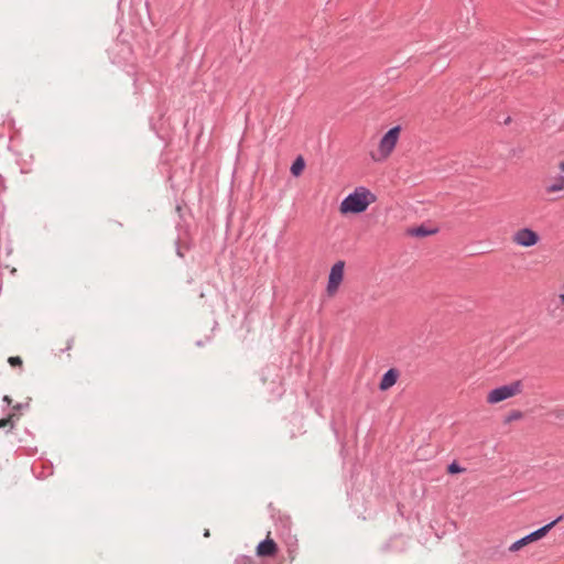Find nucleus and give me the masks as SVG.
Listing matches in <instances>:
<instances>
[{"instance_id": "obj_24", "label": "nucleus", "mask_w": 564, "mask_h": 564, "mask_svg": "<svg viewBox=\"0 0 564 564\" xmlns=\"http://www.w3.org/2000/svg\"><path fill=\"white\" fill-rule=\"evenodd\" d=\"M561 302L564 304V293L561 295Z\"/></svg>"}, {"instance_id": "obj_17", "label": "nucleus", "mask_w": 564, "mask_h": 564, "mask_svg": "<svg viewBox=\"0 0 564 564\" xmlns=\"http://www.w3.org/2000/svg\"><path fill=\"white\" fill-rule=\"evenodd\" d=\"M251 562V558L249 556H238L235 560V564H249Z\"/></svg>"}, {"instance_id": "obj_15", "label": "nucleus", "mask_w": 564, "mask_h": 564, "mask_svg": "<svg viewBox=\"0 0 564 564\" xmlns=\"http://www.w3.org/2000/svg\"><path fill=\"white\" fill-rule=\"evenodd\" d=\"M8 362H9L12 367L21 366V365H22V359H21L19 356H13V357H10V358L8 359Z\"/></svg>"}, {"instance_id": "obj_16", "label": "nucleus", "mask_w": 564, "mask_h": 564, "mask_svg": "<svg viewBox=\"0 0 564 564\" xmlns=\"http://www.w3.org/2000/svg\"><path fill=\"white\" fill-rule=\"evenodd\" d=\"M522 543L520 540H517L516 542H513L510 546H509V551L510 552H517L519 551L520 549H522Z\"/></svg>"}, {"instance_id": "obj_21", "label": "nucleus", "mask_w": 564, "mask_h": 564, "mask_svg": "<svg viewBox=\"0 0 564 564\" xmlns=\"http://www.w3.org/2000/svg\"><path fill=\"white\" fill-rule=\"evenodd\" d=\"M519 416H520V413H518V412H517V413H513L511 417H512V419H517V417H519Z\"/></svg>"}, {"instance_id": "obj_12", "label": "nucleus", "mask_w": 564, "mask_h": 564, "mask_svg": "<svg viewBox=\"0 0 564 564\" xmlns=\"http://www.w3.org/2000/svg\"><path fill=\"white\" fill-rule=\"evenodd\" d=\"M14 413H10L7 417L0 419V429L10 426V430L14 427Z\"/></svg>"}, {"instance_id": "obj_7", "label": "nucleus", "mask_w": 564, "mask_h": 564, "mask_svg": "<svg viewBox=\"0 0 564 564\" xmlns=\"http://www.w3.org/2000/svg\"><path fill=\"white\" fill-rule=\"evenodd\" d=\"M278 552V545L276 543L267 538L265 540L261 541L257 546V555L262 557H270L274 556Z\"/></svg>"}, {"instance_id": "obj_13", "label": "nucleus", "mask_w": 564, "mask_h": 564, "mask_svg": "<svg viewBox=\"0 0 564 564\" xmlns=\"http://www.w3.org/2000/svg\"><path fill=\"white\" fill-rule=\"evenodd\" d=\"M28 406L29 403H17L15 405H13L11 413L15 414L14 421L19 419L18 412H21V410L26 409Z\"/></svg>"}, {"instance_id": "obj_14", "label": "nucleus", "mask_w": 564, "mask_h": 564, "mask_svg": "<svg viewBox=\"0 0 564 564\" xmlns=\"http://www.w3.org/2000/svg\"><path fill=\"white\" fill-rule=\"evenodd\" d=\"M447 470L449 474H457L463 470V468L455 462L448 465Z\"/></svg>"}, {"instance_id": "obj_1", "label": "nucleus", "mask_w": 564, "mask_h": 564, "mask_svg": "<svg viewBox=\"0 0 564 564\" xmlns=\"http://www.w3.org/2000/svg\"><path fill=\"white\" fill-rule=\"evenodd\" d=\"M375 200L376 196L368 188L360 186L341 200L339 210L341 214H360Z\"/></svg>"}, {"instance_id": "obj_9", "label": "nucleus", "mask_w": 564, "mask_h": 564, "mask_svg": "<svg viewBox=\"0 0 564 564\" xmlns=\"http://www.w3.org/2000/svg\"><path fill=\"white\" fill-rule=\"evenodd\" d=\"M564 189V176L556 177L550 185L546 186L547 193H555Z\"/></svg>"}, {"instance_id": "obj_4", "label": "nucleus", "mask_w": 564, "mask_h": 564, "mask_svg": "<svg viewBox=\"0 0 564 564\" xmlns=\"http://www.w3.org/2000/svg\"><path fill=\"white\" fill-rule=\"evenodd\" d=\"M344 261H337L330 269L327 282V292L333 295L339 288L344 278Z\"/></svg>"}, {"instance_id": "obj_3", "label": "nucleus", "mask_w": 564, "mask_h": 564, "mask_svg": "<svg viewBox=\"0 0 564 564\" xmlns=\"http://www.w3.org/2000/svg\"><path fill=\"white\" fill-rule=\"evenodd\" d=\"M521 389L522 382L520 380L513 381L510 384H505L496 389H492L487 395V401L488 403L491 404L499 403L520 393Z\"/></svg>"}, {"instance_id": "obj_22", "label": "nucleus", "mask_w": 564, "mask_h": 564, "mask_svg": "<svg viewBox=\"0 0 564 564\" xmlns=\"http://www.w3.org/2000/svg\"><path fill=\"white\" fill-rule=\"evenodd\" d=\"M204 536H205V538L209 536V530H208V529H206V530H205V532H204Z\"/></svg>"}, {"instance_id": "obj_23", "label": "nucleus", "mask_w": 564, "mask_h": 564, "mask_svg": "<svg viewBox=\"0 0 564 564\" xmlns=\"http://www.w3.org/2000/svg\"><path fill=\"white\" fill-rule=\"evenodd\" d=\"M511 121V118L508 117L506 120H505V123L508 124L509 122Z\"/></svg>"}, {"instance_id": "obj_20", "label": "nucleus", "mask_w": 564, "mask_h": 564, "mask_svg": "<svg viewBox=\"0 0 564 564\" xmlns=\"http://www.w3.org/2000/svg\"><path fill=\"white\" fill-rule=\"evenodd\" d=\"M73 341H74L73 339H70V340L68 341V345H67V347H66V350H68V349H70V348H72Z\"/></svg>"}, {"instance_id": "obj_2", "label": "nucleus", "mask_w": 564, "mask_h": 564, "mask_svg": "<svg viewBox=\"0 0 564 564\" xmlns=\"http://www.w3.org/2000/svg\"><path fill=\"white\" fill-rule=\"evenodd\" d=\"M400 131H401V127L395 126L386 132V134L381 138L380 143H379L378 152H379L380 156L376 158V155L372 154V159L375 161L383 160L390 155V153L392 152V150L394 149V147L398 142Z\"/></svg>"}, {"instance_id": "obj_10", "label": "nucleus", "mask_w": 564, "mask_h": 564, "mask_svg": "<svg viewBox=\"0 0 564 564\" xmlns=\"http://www.w3.org/2000/svg\"><path fill=\"white\" fill-rule=\"evenodd\" d=\"M434 232H436V229H427L424 226H417L410 230V234L414 237H427Z\"/></svg>"}, {"instance_id": "obj_18", "label": "nucleus", "mask_w": 564, "mask_h": 564, "mask_svg": "<svg viewBox=\"0 0 564 564\" xmlns=\"http://www.w3.org/2000/svg\"><path fill=\"white\" fill-rule=\"evenodd\" d=\"M2 400H3V402H6L8 405H10V404H11V402H12L11 398H10V397H8V395H4Z\"/></svg>"}, {"instance_id": "obj_8", "label": "nucleus", "mask_w": 564, "mask_h": 564, "mask_svg": "<svg viewBox=\"0 0 564 564\" xmlns=\"http://www.w3.org/2000/svg\"><path fill=\"white\" fill-rule=\"evenodd\" d=\"M398 378H399V371L395 368H390L389 370H387L383 373L381 381L379 383V389L381 391H386V390L390 389L392 386L395 384Z\"/></svg>"}, {"instance_id": "obj_6", "label": "nucleus", "mask_w": 564, "mask_h": 564, "mask_svg": "<svg viewBox=\"0 0 564 564\" xmlns=\"http://www.w3.org/2000/svg\"><path fill=\"white\" fill-rule=\"evenodd\" d=\"M562 519H563V516H560L558 518L551 521L550 523H547V524L539 528L538 530L527 534L525 536L519 539L522 543V546H525L534 541H538V540L544 538L550 532V530Z\"/></svg>"}, {"instance_id": "obj_5", "label": "nucleus", "mask_w": 564, "mask_h": 564, "mask_svg": "<svg viewBox=\"0 0 564 564\" xmlns=\"http://www.w3.org/2000/svg\"><path fill=\"white\" fill-rule=\"evenodd\" d=\"M539 235L530 228H522L513 236V241L522 247H532L539 242Z\"/></svg>"}, {"instance_id": "obj_19", "label": "nucleus", "mask_w": 564, "mask_h": 564, "mask_svg": "<svg viewBox=\"0 0 564 564\" xmlns=\"http://www.w3.org/2000/svg\"><path fill=\"white\" fill-rule=\"evenodd\" d=\"M558 167L562 172H564V160L560 162Z\"/></svg>"}, {"instance_id": "obj_11", "label": "nucleus", "mask_w": 564, "mask_h": 564, "mask_svg": "<svg viewBox=\"0 0 564 564\" xmlns=\"http://www.w3.org/2000/svg\"><path fill=\"white\" fill-rule=\"evenodd\" d=\"M305 167V162L302 156H299L291 166V173L299 176Z\"/></svg>"}]
</instances>
